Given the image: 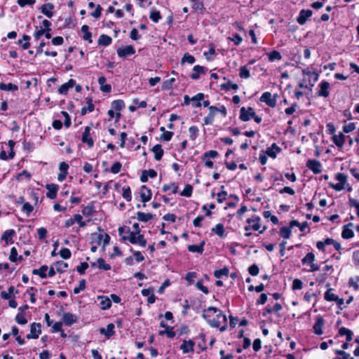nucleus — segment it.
I'll return each instance as SVG.
<instances>
[{"label":"nucleus","mask_w":359,"mask_h":359,"mask_svg":"<svg viewBox=\"0 0 359 359\" xmlns=\"http://www.w3.org/2000/svg\"><path fill=\"white\" fill-rule=\"evenodd\" d=\"M261 221L260 217L258 215H253L250 218L247 219L246 222L249 224H251L252 230L259 231L260 233H264L266 227L265 226H263L262 229H261V225L259 224Z\"/></svg>","instance_id":"1"},{"label":"nucleus","mask_w":359,"mask_h":359,"mask_svg":"<svg viewBox=\"0 0 359 359\" xmlns=\"http://www.w3.org/2000/svg\"><path fill=\"white\" fill-rule=\"evenodd\" d=\"M277 94L272 95L270 92H264L260 97V101L266 103L270 107H275L277 102Z\"/></svg>","instance_id":"2"},{"label":"nucleus","mask_w":359,"mask_h":359,"mask_svg":"<svg viewBox=\"0 0 359 359\" xmlns=\"http://www.w3.org/2000/svg\"><path fill=\"white\" fill-rule=\"evenodd\" d=\"M255 116V110L252 107H248L245 108V107H241L240 110V116L239 118L244 122L250 121Z\"/></svg>","instance_id":"3"},{"label":"nucleus","mask_w":359,"mask_h":359,"mask_svg":"<svg viewBox=\"0 0 359 359\" xmlns=\"http://www.w3.org/2000/svg\"><path fill=\"white\" fill-rule=\"evenodd\" d=\"M315 260V255L312 252H309L302 259V262L303 265H309L310 266V271H316L318 270V266H316L313 262Z\"/></svg>","instance_id":"4"},{"label":"nucleus","mask_w":359,"mask_h":359,"mask_svg":"<svg viewBox=\"0 0 359 359\" xmlns=\"http://www.w3.org/2000/svg\"><path fill=\"white\" fill-rule=\"evenodd\" d=\"M91 128L90 126L85 127L84 132L83 133L81 141L83 143H86L89 148H91L94 145V141L90 136Z\"/></svg>","instance_id":"5"},{"label":"nucleus","mask_w":359,"mask_h":359,"mask_svg":"<svg viewBox=\"0 0 359 359\" xmlns=\"http://www.w3.org/2000/svg\"><path fill=\"white\" fill-rule=\"evenodd\" d=\"M111 107L116 111V121L121 117L120 111L125 107V103L122 100H116L111 102Z\"/></svg>","instance_id":"6"},{"label":"nucleus","mask_w":359,"mask_h":359,"mask_svg":"<svg viewBox=\"0 0 359 359\" xmlns=\"http://www.w3.org/2000/svg\"><path fill=\"white\" fill-rule=\"evenodd\" d=\"M195 342L191 340H183L182 344L180 345V349L183 353H193L194 351Z\"/></svg>","instance_id":"7"},{"label":"nucleus","mask_w":359,"mask_h":359,"mask_svg":"<svg viewBox=\"0 0 359 359\" xmlns=\"http://www.w3.org/2000/svg\"><path fill=\"white\" fill-rule=\"evenodd\" d=\"M135 50L133 46H127L123 48H119L117 50V55L120 57H126L128 55H133Z\"/></svg>","instance_id":"8"},{"label":"nucleus","mask_w":359,"mask_h":359,"mask_svg":"<svg viewBox=\"0 0 359 359\" xmlns=\"http://www.w3.org/2000/svg\"><path fill=\"white\" fill-rule=\"evenodd\" d=\"M151 191L145 185L140 187V197L143 203L148 202L151 198Z\"/></svg>","instance_id":"9"},{"label":"nucleus","mask_w":359,"mask_h":359,"mask_svg":"<svg viewBox=\"0 0 359 359\" xmlns=\"http://www.w3.org/2000/svg\"><path fill=\"white\" fill-rule=\"evenodd\" d=\"M46 189L48 190L46 196L50 199H55L57 197V193L59 189L58 185L55 184H47Z\"/></svg>","instance_id":"10"},{"label":"nucleus","mask_w":359,"mask_h":359,"mask_svg":"<svg viewBox=\"0 0 359 359\" xmlns=\"http://www.w3.org/2000/svg\"><path fill=\"white\" fill-rule=\"evenodd\" d=\"M312 13L311 10H302L297 19V22L301 25H304L307 20L312 15Z\"/></svg>","instance_id":"11"},{"label":"nucleus","mask_w":359,"mask_h":359,"mask_svg":"<svg viewBox=\"0 0 359 359\" xmlns=\"http://www.w3.org/2000/svg\"><path fill=\"white\" fill-rule=\"evenodd\" d=\"M282 149L280 147H278L276 143H273L271 147L266 149L265 152L268 156L272 158H276L277 154L280 153Z\"/></svg>","instance_id":"12"},{"label":"nucleus","mask_w":359,"mask_h":359,"mask_svg":"<svg viewBox=\"0 0 359 359\" xmlns=\"http://www.w3.org/2000/svg\"><path fill=\"white\" fill-rule=\"evenodd\" d=\"M307 168L312 170L313 173L318 174L321 172V164L317 160H309L306 162Z\"/></svg>","instance_id":"13"},{"label":"nucleus","mask_w":359,"mask_h":359,"mask_svg":"<svg viewBox=\"0 0 359 359\" xmlns=\"http://www.w3.org/2000/svg\"><path fill=\"white\" fill-rule=\"evenodd\" d=\"M347 177L341 173H338V191L344 189H347L348 191L351 190V187L346 184Z\"/></svg>","instance_id":"14"},{"label":"nucleus","mask_w":359,"mask_h":359,"mask_svg":"<svg viewBox=\"0 0 359 359\" xmlns=\"http://www.w3.org/2000/svg\"><path fill=\"white\" fill-rule=\"evenodd\" d=\"M15 235V231L13 229H8L4 232L1 239L6 241V245L12 244L14 243L13 240V236Z\"/></svg>","instance_id":"15"},{"label":"nucleus","mask_w":359,"mask_h":359,"mask_svg":"<svg viewBox=\"0 0 359 359\" xmlns=\"http://www.w3.org/2000/svg\"><path fill=\"white\" fill-rule=\"evenodd\" d=\"M60 172L58 174V176H57V180L58 181L60 182H62L63 180H65L67 177V175L68 174V168H69V165L67 163H66L65 162H62L60 163Z\"/></svg>","instance_id":"16"},{"label":"nucleus","mask_w":359,"mask_h":359,"mask_svg":"<svg viewBox=\"0 0 359 359\" xmlns=\"http://www.w3.org/2000/svg\"><path fill=\"white\" fill-rule=\"evenodd\" d=\"M53 8L54 6L52 4L47 3L42 5V6L40 8V11L46 17L50 18L53 16Z\"/></svg>","instance_id":"17"},{"label":"nucleus","mask_w":359,"mask_h":359,"mask_svg":"<svg viewBox=\"0 0 359 359\" xmlns=\"http://www.w3.org/2000/svg\"><path fill=\"white\" fill-rule=\"evenodd\" d=\"M338 336L345 337L346 341H351L353 339V333L351 330L341 327L338 330Z\"/></svg>","instance_id":"18"},{"label":"nucleus","mask_w":359,"mask_h":359,"mask_svg":"<svg viewBox=\"0 0 359 359\" xmlns=\"http://www.w3.org/2000/svg\"><path fill=\"white\" fill-rule=\"evenodd\" d=\"M329 88H330V83L327 81H322L319 84V90L318 92V95L319 96L322 97H327L329 95Z\"/></svg>","instance_id":"19"},{"label":"nucleus","mask_w":359,"mask_h":359,"mask_svg":"<svg viewBox=\"0 0 359 359\" xmlns=\"http://www.w3.org/2000/svg\"><path fill=\"white\" fill-rule=\"evenodd\" d=\"M97 299L100 300V307L102 310L109 309L111 306V299L107 296H98Z\"/></svg>","instance_id":"20"},{"label":"nucleus","mask_w":359,"mask_h":359,"mask_svg":"<svg viewBox=\"0 0 359 359\" xmlns=\"http://www.w3.org/2000/svg\"><path fill=\"white\" fill-rule=\"evenodd\" d=\"M114 325L113 323H109L107 325V328L101 327L100 329V332L101 334H104L106 337L109 338L115 334L114 331Z\"/></svg>","instance_id":"21"},{"label":"nucleus","mask_w":359,"mask_h":359,"mask_svg":"<svg viewBox=\"0 0 359 359\" xmlns=\"http://www.w3.org/2000/svg\"><path fill=\"white\" fill-rule=\"evenodd\" d=\"M335 127L334 125L332 123H329L326 126L325 133L327 135L331 136V139L333 141V143L337 145V135L334 134Z\"/></svg>","instance_id":"22"},{"label":"nucleus","mask_w":359,"mask_h":359,"mask_svg":"<svg viewBox=\"0 0 359 359\" xmlns=\"http://www.w3.org/2000/svg\"><path fill=\"white\" fill-rule=\"evenodd\" d=\"M302 74L304 76H307L311 81L313 80V83H311V87L313 86L314 83L318 80V74L314 72H311L309 68H306L302 69Z\"/></svg>","instance_id":"23"},{"label":"nucleus","mask_w":359,"mask_h":359,"mask_svg":"<svg viewBox=\"0 0 359 359\" xmlns=\"http://www.w3.org/2000/svg\"><path fill=\"white\" fill-rule=\"evenodd\" d=\"M62 320L65 325L71 326L76 321V318L72 313H65L63 314Z\"/></svg>","instance_id":"24"},{"label":"nucleus","mask_w":359,"mask_h":359,"mask_svg":"<svg viewBox=\"0 0 359 359\" xmlns=\"http://www.w3.org/2000/svg\"><path fill=\"white\" fill-rule=\"evenodd\" d=\"M81 32L83 34V39L87 41L89 43L93 42L92 33L89 31V27L84 25L81 28Z\"/></svg>","instance_id":"25"},{"label":"nucleus","mask_w":359,"mask_h":359,"mask_svg":"<svg viewBox=\"0 0 359 359\" xmlns=\"http://www.w3.org/2000/svg\"><path fill=\"white\" fill-rule=\"evenodd\" d=\"M324 325V320L323 318H318L313 325V331L316 334L320 335L323 334L322 327Z\"/></svg>","instance_id":"26"},{"label":"nucleus","mask_w":359,"mask_h":359,"mask_svg":"<svg viewBox=\"0 0 359 359\" xmlns=\"http://www.w3.org/2000/svg\"><path fill=\"white\" fill-rule=\"evenodd\" d=\"M112 42L111 38L106 34H101L98 39L97 43L99 46H107Z\"/></svg>","instance_id":"27"},{"label":"nucleus","mask_w":359,"mask_h":359,"mask_svg":"<svg viewBox=\"0 0 359 359\" xmlns=\"http://www.w3.org/2000/svg\"><path fill=\"white\" fill-rule=\"evenodd\" d=\"M30 332L34 334V339L39 338L41 333V325L40 323H33L30 326Z\"/></svg>","instance_id":"28"},{"label":"nucleus","mask_w":359,"mask_h":359,"mask_svg":"<svg viewBox=\"0 0 359 359\" xmlns=\"http://www.w3.org/2000/svg\"><path fill=\"white\" fill-rule=\"evenodd\" d=\"M211 231L217 234L220 238L225 237V229L222 224H217L215 227L212 228Z\"/></svg>","instance_id":"29"},{"label":"nucleus","mask_w":359,"mask_h":359,"mask_svg":"<svg viewBox=\"0 0 359 359\" xmlns=\"http://www.w3.org/2000/svg\"><path fill=\"white\" fill-rule=\"evenodd\" d=\"M152 151L154 153V158L156 161H160L163 155V149L160 144H156L152 148Z\"/></svg>","instance_id":"30"},{"label":"nucleus","mask_w":359,"mask_h":359,"mask_svg":"<svg viewBox=\"0 0 359 359\" xmlns=\"http://www.w3.org/2000/svg\"><path fill=\"white\" fill-rule=\"evenodd\" d=\"M136 218L140 222H147L153 218V215L151 213H144L143 212H137L136 213Z\"/></svg>","instance_id":"31"},{"label":"nucleus","mask_w":359,"mask_h":359,"mask_svg":"<svg viewBox=\"0 0 359 359\" xmlns=\"http://www.w3.org/2000/svg\"><path fill=\"white\" fill-rule=\"evenodd\" d=\"M204 244L205 242L203 241L199 245H190L188 246V250L191 252H197L199 254H202L204 250Z\"/></svg>","instance_id":"32"},{"label":"nucleus","mask_w":359,"mask_h":359,"mask_svg":"<svg viewBox=\"0 0 359 359\" xmlns=\"http://www.w3.org/2000/svg\"><path fill=\"white\" fill-rule=\"evenodd\" d=\"M194 73L191 74V78L194 80H197L199 78L200 74H204V68L200 65H195L193 68Z\"/></svg>","instance_id":"33"},{"label":"nucleus","mask_w":359,"mask_h":359,"mask_svg":"<svg viewBox=\"0 0 359 359\" xmlns=\"http://www.w3.org/2000/svg\"><path fill=\"white\" fill-rule=\"evenodd\" d=\"M0 90L5 91H16L18 90V86L11 83H0Z\"/></svg>","instance_id":"34"},{"label":"nucleus","mask_w":359,"mask_h":359,"mask_svg":"<svg viewBox=\"0 0 359 359\" xmlns=\"http://www.w3.org/2000/svg\"><path fill=\"white\" fill-rule=\"evenodd\" d=\"M14 292L16 293L18 292V290H15L13 286H10L8 289V291H2L1 292V297L4 299H10L13 296Z\"/></svg>","instance_id":"35"},{"label":"nucleus","mask_w":359,"mask_h":359,"mask_svg":"<svg viewBox=\"0 0 359 359\" xmlns=\"http://www.w3.org/2000/svg\"><path fill=\"white\" fill-rule=\"evenodd\" d=\"M48 269L46 265H43L38 269H34L32 273L39 276L41 278H46L47 277L46 271Z\"/></svg>","instance_id":"36"},{"label":"nucleus","mask_w":359,"mask_h":359,"mask_svg":"<svg viewBox=\"0 0 359 359\" xmlns=\"http://www.w3.org/2000/svg\"><path fill=\"white\" fill-rule=\"evenodd\" d=\"M55 270L57 273H63L68 267V264L64 261H58L54 264Z\"/></svg>","instance_id":"37"},{"label":"nucleus","mask_w":359,"mask_h":359,"mask_svg":"<svg viewBox=\"0 0 359 359\" xmlns=\"http://www.w3.org/2000/svg\"><path fill=\"white\" fill-rule=\"evenodd\" d=\"M204 98V94L199 93L191 98L192 105L194 107H199L201 106V101Z\"/></svg>","instance_id":"38"},{"label":"nucleus","mask_w":359,"mask_h":359,"mask_svg":"<svg viewBox=\"0 0 359 359\" xmlns=\"http://www.w3.org/2000/svg\"><path fill=\"white\" fill-rule=\"evenodd\" d=\"M290 223V228L297 226V227H299V229L301 231H304L305 229L309 226V223L307 222H304L303 223H299L297 220H292Z\"/></svg>","instance_id":"39"},{"label":"nucleus","mask_w":359,"mask_h":359,"mask_svg":"<svg viewBox=\"0 0 359 359\" xmlns=\"http://www.w3.org/2000/svg\"><path fill=\"white\" fill-rule=\"evenodd\" d=\"M221 89L225 90H237L238 89V86L236 83H232L230 80H229L226 83L221 84Z\"/></svg>","instance_id":"40"},{"label":"nucleus","mask_w":359,"mask_h":359,"mask_svg":"<svg viewBox=\"0 0 359 359\" xmlns=\"http://www.w3.org/2000/svg\"><path fill=\"white\" fill-rule=\"evenodd\" d=\"M122 197L126 201H130L132 199L131 190L129 186H125L122 188Z\"/></svg>","instance_id":"41"},{"label":"nucleus","mask_w":359,"mask_h":359,"mask_svg":"<svg viewBox=\"0 0 359 359\" xmlns=\"http://www.w3.org/2000/svg\"><path fill=\"white\" fill-rule=\"evenodd\" d=\"M266 55L270 62H273L275 60H280L282 59L280 53L277 50H273L270 53H266Z\"/></svg>","instance_id":"42"},{"label":"nucleus","mask_w":359,"mask_h":359,"mask_svg":"<svg viewBox=\"0 0 359 359\" xmlns=\"http://www.w3.org/2000/svg\"><path fill=\"white\" fill-rule=\"evenodd\" d=\"M291 229L292 228H290V226L289 227L283 226L280 228L279 232L280 236L285 239H288L291 235Z\"/></svg>","instance_id":"43"},{"label":"nucleus","mask_w":359,"mask_h":359,"mask_svg":"<svg viewBox=\"0 0 359 359\" xmlns=\"http://www.w3.org/2000/svg\"><path fill=\"white\" fill-rule=\"evenodd\" d=\"M216 318L218 319V320L221 321L222 323V322L224 323V325H222L219 328L220 331L223 332V331L226 330V327H227V325H226L227 319H226V315L220 312L216 315Z\"/></svg>","instance_id":"44"},{"label":"nucleus","mask_w":359,"mask_h":359,"mask_svg":"<svg viewBox=\"0 0 359 359\" xmlns=\"http://www.w3.org/2000/svg\"><path fill=\"white\" fill-rule=\"evenodd\" d=\"M189 137L191 140H195L198 136L199 130L196 126H192L189 128Z\"/></svg>","instance_id":"45"},{"label":"nucleus","mask_w":359,"mask_h":359,"mask_svg":"<svg viewBox=\"0 0 359 359\" xmlns=\"http://www.w3.org/2000/svg\"><path fill=\"white\" fill-rule=\"evenodd\" d=\"M353 231L352 229L348 228V226H344V229L341 232V236L343 238L348 239L353 236Z\"/></svg>","instance_id":"46"},{"label":"nucleus","mask_w":359,"mask_h":359,"mask_svg":"<svg viewBox=\"0 0 359 359\" xmlns=\"http://www.w3.org/2000/svg\"><path fill=\"white\" fill-rule=\"evenodd\" d=\"M175 81V78H171L170 79L164 81L162 83L161 89L163 90H170L172 88Z\"/></svg>","instance_id":"47"},{"label":"nucleus","mask_w":359,"mask_h":359,"mask_svg":"<svg viewBox=\"0 0 359 359\" xmlns=\"http://www.w3.org/2000/svg\"><path fill=\"white\" fill-rule=\"evenodd\" d=\"M195 61V57L193 55H190L189 53H186L181 60V64L183 65L185 62H188L191 65L194 64Z\"/></svg>","instance_id":"48"},{"label":"nucleus","mask_w":359,"mask_h":359,"mask_svg":"<svg viewBox=\"0 0 359 359\" xmlns=\"http://www.w3.org/2000/svg\"><path fill=\"white\" fill-rule=\"evenodd\" d=\"M97 267L100 269H102L104 271H109L111 269V266L109 264H107L104 259L99 258L97 260Z\"/></svg>","instance_id":"49"},{"label":"nucleus","mask_w":359,"mask_h":359,"mask_svg":"<svg viewBox=\"0 0 359 359\" xmlns=\"http://www.w3.org/2000/svg\"><path fill=\"white\" fill-rule=\"evenodd\" d=\"M324 298L325 300L332 302V301H337V296L333 292V289H328L324 295Z\"/></svg>","instance_id":"50"},{"label":"nucleus","mask_w":359,"mask_h":359,"mask_svg":"<svg viewBox=\"0 0 359 359\" xmlns=\"http://www.w3.org/2000/svg\"><path fill=\"white\" fill-rule=\"evenodd\" d=\"M229 269L227 267H224L223 269L215 270L214 272V276L217 278H220L223 276H227L229 274Z\"/></svg>","instance_id":"51"},{"label":"nucleus","mask_w":359,"mask_h":359,"mask_svg":"<svg viewBox=\"0 0 359 359\" xmlns=\"http://www.w3.org/2000/svg\"><path fill=\"white\" fill-rule=\"evenodd\" d=\"M149 18L153 22L156 23L158 22V21L161 18V15L158 11L152 9L150 12Z\"/></svg>","instance_id":"52"},{"label":"nucleus","mask_w":359,"mask_h":359,"mask_svg":"<svg viewBox=\"0 0 359 359\" xmlns=\"http://www.w3.org/2000/svg\"><path fill=\"white\" fill-rule=\"evenodd\" d=\"M128 234H129L128 236H123V241H129L130 243H131L132 244H136V238L137 236V233L135 232L130 231V233H128Z\"/></svg>","instance_id":"53"},{"label":"nucleus","mask_w":359,"mask_h":359,"mask_svg":"<svg viewBox=\"0 0 359 359\" xmlns=\"http://www.w3.org/2000/svg\"><path fill=\"white\" fill-rule=\"evenodd\" d=\"M219 154L215 150H210L208 151H206L203 155V160H205L206 158H215L218 156Z\"/></svg>","instance_id":"54"},{"label":"nucleus","mask_w":359,"mask_h":359,"mask_svg":"<svg viewBox=\"0 0 359 359\" xmlns=\"http://www.w3.org/2000/svg\"><path fill=\"white\" fill-rule=\"evenodd\" d=\"M239 76L242 79H248L250 76V71L246 66L240 68Z\"/></svg>","instance_id":"55"},{"label":"nucleus","mask_w":359,"mask_h":359,"mask_svg":"<svg viewBox=\"0 0 359 359\" xmlns=\"http://www.w3.org/2000/svg\"><path fill=\"white\" fill-rule=\"evenodd\" d=\"M45 31L42 26H36V31L34 33V37L35 40L38 41L43 35H44Z\"/></svg>","instance_id":"56"},{"label":"nucleus","mask_w":359,"mask_h":359,"mask_svg":"<svg viewBox=\"0 0 359 359\" xmlns=\"http://www.w3.org/2000/svg\"><path fill=\"white\" fill-rule=\"evenodd\" d=\"M192 3H193L192 8L194 11H200L201 13L203 12V10L205 9V8H204V4L202 1H193Z\"/></svg>","instance_id":"57"},{"label":"nucleus","mask_w":359,"mask_h":359,"mask_svg":"<svg viewBox=\"0 0 359 359\" xmlns=\"http://www.w3.org/2000/svg\"><path fill=\"white\" fill-rule=\"evenodd\" d=\"M162 189L163 191H168V190H172V192L173 194H176L178 191V187L175 183H172L171 184L163 185Z\"/></svg>","instance_id":"58"},{"label":"nucleus","mask_w":359,"mask_h":359,"mask_svg":"<svg viewBox=\"0 0 359 359\" xmlns=\"http://www.w3.org/2000/svg\"><path fill=\"white\" fill-rule=\"evenodd\" d=\"M161 130L163 131V133L161 135V139L165 141H169L171 140L173 133L170 131H165L164 127L161 128Z\"/></svg>","instance_id":"59"},{"label":"nucleus","mask_w":359,"mask_h":359,"mask_svg":"<svg viewBox=\"0 0 359 359\" xmlns=\"http://www.w3.org/2000/svg\"><path fill=\"white\" fill-rule=\"evenodd\" d=\"M93 243H96L97 245L101 244V242L104 238V234L102 233H92Z\"/></svg>","instance_id":"60"},{"label":"nucleus","mask_w":359,"mask_h":359,"mask_svg":"<svg viewBox=\"0 0 359 359\" xmlns=\"http://www.w3.org/2000/svg\"><path fill=\"white\" fill-rule=\"evenodd\" d=\"M192 187L190 184H187L180 194L183 196L190 197L192 194Z\"/></svg>","instance_id":"61"},{"label":"nucleus","mask_w":359,"mask_h":359,"mask_svg":"<svg viewBox=\"0 0 359 359\" xmlns=\"http://www.w3.org/2000/svg\"><path fill=\"white\" fill-rule=\"evenodd\" d=\"M86 288V280L82 279L80 280L79 284L77 287L74 289V294H79L81 291L84 290Z\"/></svg>","instance_id":"62"},{"label":"nucleus","mask_w":359,"mask_h":359,"mask_svg":"<svg viewBox=\"0 0 359 359\" xmlns=\"http://www.w3.org/2000/svg\"><path fill=\"white\" fill-rule=\"evenodd\" d=\"M60 255L63 259H69L71 257L72 253H71V251L69 250V249L64 248L60 250Z\"/></svg>","instance_id":"63"},{"label":"nucleus","mask_w":359,"mask_h":359,"mask_svg":"<svg viewBox=\"0 0 359 359\" xmlns=\"http://www.w3.org/2000/svg\"><path fill=\"white\" fill-rule=\"evenodd\" d=\"M338 359H354L349 353L338 350Z\"/></svg>","instance_id":"64"}]
</instances>
